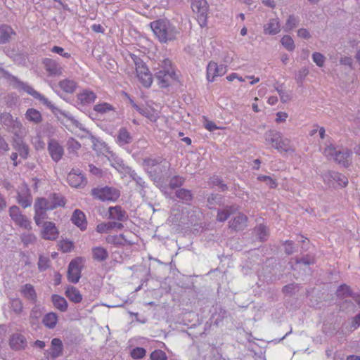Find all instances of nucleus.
Segmentation results:
<instances>
[{
	"instance_id": "f257e3e1",
	"label": "nucleus",
	"mask_w": 360,
	"mask_h": 360,
	"mask_svg": "<svg viewBox=\"0 0 360 360\" xmlns=\"http://www.w3.org/2000/svg\"><path fill=\"white\" fill-rule=\"evenodd\" d=\"M141 165L150 180L158 187H161L164 184L171 167L169 162L162 156L156 155L143 158Z\"/></svg>"
},
{
	"instance_id": "f03ea898",
	"label": "nucleus",
	"mask_w": 360,
	"mask_h": 360,
	"mask_svg": "<svg viewBox=\"0 0 360 360\" xmlns=\"http://www.w3.org/2000/svg\"><path fill=\"white\" fill-rule=\"evenodd\" d=\"M155 36L161 43H168L176 39L179 30L167 19H159L150 23Z\"/></svg>"
},
{
	"instance_id": "7ed1b4c3",
	"label": "nucleus",
	"mask_w": 360,
	"mask_h": 360,
	"mask_svg": "<svg viewBox=\"0 0 360 360\" xmlns=\"http://www.w3.org/2000/svg\"><path fill=\"white\" fill-rule=\"evenodd\" d=\"M19 86L25 91H26L28 94L33 96L35 99L40 101L44 105L49 108L55 115L58 116V115H61L65 117H67L69 120L72 122V123L76 125L78 123V121H77L70 113L63 111L56 106H55L53 104L51 103V101L48 100V98H46L44 96L41 95L39 92L34 90L32 86H30L27 84L20 82L19 83Z\"/></svg>"
},
{
	"instance_id": "20e7f679",
	"label": "nucleus",
	"mask_w": 360,
	"mask_h": 360,
	"mask_svg": "<svg viewBox=\"0 0 360 360\" xmlns=\"http://www.w3.org/2000/svg\"><path fill=\"white\" fill-rule=\"evenodd\" d=\"M323 155L328 160H333L347 167L349 165L352 152L347 148L336 147L332 143H326Z\"/></svg>"
},
{
	"instance_id": "39448f33",
	"label": "nucleus",
	"mask_w": 360,
	"mask_h": 360,
	"mask_svg": "<svg viewBox=\"0 0 360 360\" xmlns=\"http://www.w3.org/2000/svg\"><path fill=\"white\" fill-rule=\"evenodd\" d=\"M155 78L158 80L161 88L169 86L176 79L174 70L172 66V62L169 59L163 60L162 66L155 73Z\"/></svg>"
},
{
	"instance_id": "423d86ee",
	"label": "nucleus",
	"mask_w": 360,
	"mask_h": 360,
	"mask_svg": "<svg viewBox=\"0 0 360 360\" xmlns=\"http://www.w3.org/2000/svg\"><path fill=\"white\" fill-rule=\"evenodd\" d=\"M34 203L45 212L53 210L58 207H64L66 200L63 195L58 193L50 194L47 198H37Z\"/></svg>"
},
{
	"instance_id": "0eeeda50",
	"label": "nucleus",
	"mask_w": 360,
	"mask_h": 360,
	"mask_svg": "<svg viewBox=\"0 0 360 360\" xmlns=\"http://www.w3.org/2000/svg\"><path fill=\"white\" fill-rule=\"evenodd\" d=\"M94 198L101 201H116L120 195V192L118 189L111 186H98L94 188L91 191Z\"/></svg>"
},
{
	"instance_id": "6e6552de",
	"label": "nucleus",
	"mask_w": 360,
	"mask_h": 360,
	"mask_svg": "<svg viewBox=\"0 0 360 360\" xmlns=\"http://www.w3.org/2000/svg\"><path fill=\"white\" fill-rule=\"evenodd\" d=\"M135 67L137 77L140 82L146 87H150L153 82L152 75L145 63L135 54H131Z\"/></svg>"
},
{
	"instance_id": "1a4fd4ad",
	"label": "nucleus",
	"mask_w": 360,
	"mask_h": 360,
	"mask_svg": "<svg viewBox=\"0 0 360 360\" xmlns=\"http://www.w3.org/2000/svg\"><path fill=\"white\" fill-rule=\"evenodd\" d=\"M191 7L201 27L207 25L209 5L206 0H190Z\"/></svg>"
},
{
	"instance_id": "9d476101",
	"label": "nucleus",
	"mask_w": 360,
	"mask_h": 360,
	"mask_svg": "<svg viewBox=\"0 0 360 360\" xmlns=\"http://www.w3.org/2000/svg\"><path fill=\"white\" fill-rule=\"evenodd\" d=\"M9 216L15 224L20 227L27 230L32 229L30 221L25 215L22 214L18 206L13 205L9 208Z\"/></svg>"
},
{
	"instance_id": "9b49d317",
	"label": "nucleus",
	"mask_w": 360,
	"mask_h": 360,
	"mask_svg": "<svg viewBox=\"0 0 360 360\" xmlns=\"http://www.w3.org/2000/svg\"><path fill=\"white\" fill-rule=\"evenodd\" d=\"M322 178L329 186L335 187V184L337 183L340 186L345 187L348 184L347 178L345 175L335 171L325 172L323 174Z\"/></svg>"
},
{
	"instance_id": "f8f14e48",
	"label": "nucleus",
	"mask_w": 360,
	"mask_h": 360,
	"mask_svg": "<svg viewBox=\"0 0 360 360\" xmlns=\"http://www.w3.org/2000/svg\"><path fill=\"white\" fill-rule=\"evenodd\" d=\"M67 181L69 185L75 188H83L87 184V179L79 169H72L68 174Z\"/></svg>"
},
{
	"instance_id": "ddd939ff",
	"label": "nucleus",
	"mask_w": 360,
	"mask_h": 360,
	"mask_svg": "<svg viewBox=\"0 0 360 360\" xmlns=\"http://www.w3.org/2000/svg\"><path fill=\"white\" fill-rule=\"evenodd\" d=\"M82 261V257H77L72 259L68 269V279L72 283H77L79 282L81 277L82 268L79 266Z\"/></svg>"
},
{
	"instance_id": "4468645a",
	"label": "nucleus",
	"mask_w": 360,
	"mask_h": 360,
	"mask_svg": "<svg viewBox=\"0 0 360 360\" xmlns=\"http://www.w3.org/2000/svg\"><path fill=\"white\" fill-rule=\"evenodd\" d=\"M47 150L52 160L55 162H58L63 158L64 148L56 139L49 140Z\"/></svg>"
},
{
	"instance_id": "2eb2a0df",
	"label": "nucleus",
	"mask_w": 360,
	"mask_h": 360,
	"mask_svg": "<svg viewBox=\"0 0 360 360\" xmlns=\"http://www.w3.org/2000/svg\"><path fill=\"white\" fill-rule=\"evenodd\" d=\"M227 71L226 66L217 65L215 62H210L207 67V79L213 82L217 77L224 75Z\"/></svg>"
},
{
	"instance_id": "dca6fc26",
	"label": "nucleus",
	"mask_w": 360,
	"mask_h": 360,
	"mask_svg": "<svg viewBox=\"0 0 360 360\" xmlns=\"http://www.w3.org/2000/svg\"><path fill=\"white\" fill-rule=\"evenodd\" d=\"M59 235L56 224L52 221H45L43 224L41 237L45 240H54Z\"/></svg>"
},
{
	"instance_id": "f3484780",
	"label": "nucleus",
	"mask_w": 360,
	"mask_h": 360,
	"mask_svg": "<svg viewBox=\"0 0 360 360\" xmlns=\"http://www.w3.org/2000/svg\"><path fill=\"white\" fill-rule=\"evenodd\" d=\"M46 71L51 76L60 75L63 72V68L56 60L52 58H44L42 61Z\"/></svg>"
},
{
	"instance_id": "a211bd4d",
	"label": "nucleus",
	"mask_w": 360,
	"mask_h": 360,
	"mask_svg": "<svg viewBox=\"0 0 360 360\" xmlns=\"http://www.w3.org/2000/svg\"><path fill=\"white\" fill-rule=\"evenodd\" d=\"M23 139L24 137L13 138L12 146L18 151L20 158L25 160L28 158L30 149Z\"/></svg>"
},
{
	"instance_id": "6ab92c4d",
	"label": "nucleus",
	"mask_w": 360,
	"mask_h": 360,
	"mask_svg": "<svg viewBox=\"0 0 360 360\" xmlns=\"http://www.w3.org/2000/svg\"><path fill=\"white\" fill-rule=\"evenodd\" d=\"M6 129L7 131L13 134V138L25 137L26 135V129L18 118H15Z\"/></svg>"
},
{
	"instance_id": "aec40b11",
	"label": "nucleus",
	"mask_w": 360,
	"mask_h": 360,
	"mask_svg": "<svg viewBox=\"0 0 360 360\" xmlns=\"http://www.w3.org/2000/svg\"><path fill=\"white\" fill-rule=\"evenodd\" d=\"M20 292L22 296L32 304H36L37 302V294L34 286L32 284L27 283L23 285Z\"/></svg>"
},
{
	"instance_id": "412c9836",
	"label": "nucleus",
	"mask_w": 360,
	"mask_h": 360,
	"mask_svg": "<svg viewBox=\"0 0 360 360\" xmlns=\"http://www.w3.org/2000/svg\"><path fill=\"white\" fill-rule=\"evenodd\" d=\"M63 345L62 341L59 338H53L51 340L50 350L46 352L48 356H51L52 359H56L63 354ZM49 359V356H47Z\"/></svg>"
},
{
	"instance_id": "4be33fe9",
	"label": "nucleus",
	"mask_w": 360,
	"mask_h": 360,
	"mask_svg": "<svg viewBox=\"0 0 360 360\" xmlns=\"http://www.w3.org/2000/svg\"><path fill=\"white\" fill-rule=\"evenodd\" d=\"M72 222L79 227L82 231H84L87 227V221L84 213L80 210H75L71 217Z\"/></svg>"
},
{
	"instance_id": "5701e85b",
	"label": "nucleus",
	"mask_w": 360,
	"mask_h": 360,
	"mask_svg": "<svg viewBox=\"0 0 360 360\" xmlns=\"http://www.w3.org/2000/svg\"><path fill=\"white\" fill-rule=\"evenodd\" d=\"M109 218L119 221H124L128 219V214L121 206L117 205L109 207Z\"/></svg>"
},
{
	"instance_id": "b1692460",
	"label": "nucleus",
	"mask_w": 360,
	"mask_h": 360,
	"mask_svg": "<svg viewBox=\"0 0 360 360\" xmlns=\"http://www.w3.org/2000/svg\"><path fill=\"white\" fill-rule=\"evenodd\" d=\"M9 345L13 349L20 350L26 347L27 341L22 335L20 333H15L11 336Z\"/></svg>"
},
{
	"instance_id": "393cba45",
	"label": "nucleus",
	"mask_w": 360,
	"mask_h": 360,
	"mask_svg": "<svg viewBox=\"0 0 360 360\" xmlns=\"http://www.w3.org/2000/svg\"><path fill=\"white\" fill-rule=\"evenodd\" d=\"M248 217L239 213L236 217L229 221V228L234 231L243 230L247 226Z\"/></svg>"
},
{
	"instance_id": "a878e982",
	"label": "nucleus",
	"mask_w": 360,
	"mask_h": 360,
	"mask_svg": "<svg viewBox=\"0 0 360 360\" xmlns=\"http://www.w3.org/2000/svg\"><path fill=\"white\" fill-rule=\"evenodd\" d=\"M238 210V206L236 205H226L222 209L217 211V220L224 222L228 219L231 214L235 213Z\"/></svg>"
},
{
	"instance_id": "bb28decb",
	"label": "nucleus",
	"mask_w": 360,
	"mask_h": 360,
	"mask_svg": "<svg viewBox=\"0 0 360 360\" xmlns=\"http://www.w3.org/2000/svg\"><path fill=\"white\" fill-rule=\"evenodd\" d=\"M174 197L186 205H190L193 199V194L191 190L179 188L175 191Z\"/></svg>"
},
{
	"instance_id": "cd10ccee",
	"label": "nucleus",
	"mask_w": 360,
	"mask_h": 360,
	"mask_svg": "<svg viewBox=\"0 0 360 360\" xmlns=\"http://www.w3.org/2000/svg\"><path fill=\"white\" fill-rule=\"evenodd\" d=\"M124 228V226L120 222L117 221H108L106 223L98 224L96 226V231L100 233H106L108 231L117 229L121 230Z\"/></svg>"
},
{
	"instance_id": "c85d7f7f",
	"label": "nucleus",
	"mask_w": 360,
	"mask_h": 360,
	"mask_svg": "<svg viewBox=\"0 0 360 360\" xmlns=\"http://www.w3.org/2000/svg\"><path fill=\"white\" fill-rule=\"evenodd\" d=\"M133 141L132 136L125 127H121L118 131L117 136V143L120 146H124L131 143Z\"/></svg>"
},
{
	"instance_id": "c756f323",
	"label": "nucleus",
	"mask_w": 360,
	"mask_h": 360,
	"mask_svg": "<svg viewBox=\"0 0 360 360\" xmlns=\"http://www.w3.org/2000/svg\"><path fill=\"white\" fill-rule=\"evenodd\" d=\"M92 257L98 262H105L109 256L107 250L101 246H96L92 248Z\"/></svg>"
},
{
	"instance_id": "7c9ffc66",
	"label": "nucleus",
	"mask_w": 360,
	"mask_h": 360,
	"mask_svg": "<svg viewBox=\"0 0 360 360\" xmlns=\"http://www.w3.org/2000/svg\"><path fill=\"white\" fill-rule=\"evenodd\" d=\"M280 32V25L277 18L270 19L269 21L264 25V32L266 34H276Z\"/></svg>"
},
{
	"instance_id": "2f4dec72",
	"label": "nucleus",
	"mask_w": 360,
	"mask_h": 360,
	"mask_svg": "<svg viewBox=\"0 0 360 360\" xmlns=\"http://www.w3.org/2000/svg\"><path fill=\"white\" fill-rule=\"evenodd\" d=\"M77 98L82 105H89L95 101L96 95L92 91L84 90L77 95Z\"/></svg>"
},
{
	"instance_id": "473e14b6",
	"label": "nucleus",
	"mask_w": 360,
	"mask_h": 360,
	"mask_svg": "<svg viewBox=\"0 0 360 360\" xmlns=\"http://www.w3.org/2000/svg\"><path fill=\"white\" fill-rule=\"evenodd\" d=\"M58 321V316L54 312L45 314L42 319V323L49 329H53Z\"/></svg>"
},
{
	"instance_id": "72a5a7b5",
	"label": "nucleus",
	"mask_w": 360,
	"mask_h": 360,
	"mask_svg": "<svg viewBox=\"0 0 360 360\" xmlns=\"http://www.w3.org/2000/svg\"><path fill=\"white\" fill-rule=\"evenodd\" d=\"M105 241L116 247L124 246L128 243L127 239L123 234L120 235H109L105 238Z\"/></svg>"
},
{
	"instance_id": "f704fd0d",
	"label": "nucleus",
	"mask_w": 360,
	"mask_h": 360,
	"mask_svg": "<svg viewBox=\"0 0 360 360\" xmlns=\"http://www.w3.org/2000/svg\"><path fill=\"white\" fill-rule=\"evenodd\" d=\"M15 32L11 27L8 25H2L0 27V44H6L8 42L12 35Z\"/></svg>"
},
{
	"instance_id": "c9c22d12",
	"label": "nucleus",
	"mask_w": 360,
	"mask_h": 360,
	"mask_svg": "<svg viewBox=\"0 0 360 360\" xmlns=\"http://www.w3.org/2000/svg\"><path fill=\"white\" fill-rule=\"evenodd\" d=\"M58 86L65 92L72 94L77 89V83L73 79H65L59 82Z\"/></svg>"
},
{
	"instance_id": "e433bc0d",
	"label": "nucleus",
	"mask_w": 360,
	"mask_h": 360,
	"mask_svg": "<svg viewBox=\"0 0 360 360\" xmlns=\"http://www.w3.org/2000/svg\"><path fill=\"white\" fill-rule=\"evenodd\" d=\"M336 295L340 299H344L348 297L356 298L355 293L353 292L349 285L347 284L340 285L336 291Z\"/></svg>"
},
{
	"instance_id": "4c0bfd02",
	"label": "nucleus",
	"mask_w": 360,
	"mask_h": 360,
	"mask_svg": "<svg viewBox=\"0 0 360 360\" xmlns=\"http://www.w3.org/2000/svg\"><path fill=\"white\" fill-rule=\"evenodd\" d=\"M126 174L136 182V185L139 186L141 190H143L147 187V184L142 176L139 175L135 170L131 168H128L126 170Z\"/></svg>"
},
{
	"instance_id": "58836bf2",
	"label": "nucleus",
	"mask_w": 360,
	"mask_h": 360,
	"mask_svg": "<svg viewBox=\"0 0 360 360\" xmlns=\"http://www.w3.org/2000/svg\"><path fill=\"white\" fill-rule=\"evenodd\" d=\"M136 110L143 116L147 117L151 122H156L158 119V113L153 108H141L136 105Z\"/></svg>"
},
{
	"instance_id": "ea45409f",
	"label": "nucleus",
	"mask_w": 360,
	"mask_h": 360,
	"mask_svg": "<svg viewBox=\"0 0 360 360\" xmlns=\"http://www.w3.org/2000/svg\"><path fill=\"white\" fill-rule=\"evenodd\" d=\"M51 301L53 306L62 312L66 311L68 309V302L64 297L58 295H53Z\"/></svg>"
},
{
	"instance_id": "a19ab883",
	"label": "nucleus",
	"mask_w": 360,
	"mask_h": 360,
	"mask_svg": "<svg viewBox=\"0 0 360 360\" xmlns=\"http://www.w3.org/2000/svg\"><path fill=\"white\" fill-rule=\"evenodd\" d=\"M65 295L70 301L75 303H79L82 300V296L81 293L74 286H70L66 289Z\"/></svg>"
},
{
	"instance_id": "79ce46f5",
	"label": "nucleus",
	"mask_w": 360,
	"mask_h": 360,
	"mask_svg": "<svg viewBox=\"0 0 360 360\" xmlns=\"http://www.w3.org/2000/svg\"><path fill=\"white\" fill-rule=\"evenodd\" d=\"M25 117L34 124H39L42 121L41 114L34 108H29L25 113Z\"/></svg>"
},
{
	"instance_id": "37998d69",
	"label": "nucleus",
	"mask_w": 360,
	"mask_h": 360,
	"mask_svg": "<svg viewBox=\"0 0 360 360\" xmlns=\"http://www.w3.org/2000/svg\"><path fill=\"white\" fill-rule=\"evenodd\" d=\"M281 134L275 130H269L265 134L266 141L271 143L274 148L281 141Z\"/></svg>"
},
{
	"instance_id": "c03bdc74",
	"label": "nucleus",
	"mask_w": 360,
	"mask_h": 360,
	"mask_svg": "<svg viewBox=\"0 0 360 360\" xmlns=\"http://www.w3.org/2000/svg\"><path fill=\"white\" fill-rule=\"evenodd\" d=\"M223 201V196L218 193H212L207 200V206L209 209H214L217 205H221Z\"/></svg>"
},
{
	"instance_id": "a18cd8bd",
	"label": "nucleus",
	"mask_w": 360,
	"mask_h": 360,
	"mask_svg": "<svg viewBox=\"0 0 360 360\" xmlns=\"http://www.w3.org/2000/svg\"><path fill=\"white\" fill-rule=\"evenodd\" d=\"M34 219L37 226L41 224V221L47 218L46 212L38 206V205L34 204Z\"/></svg>"
},
{
	"instance_id": "49530a36",
	"label": "nucleus",
	"mask_w": 360,
	"mask_h": 360,
	"mask_svg": "<svg viewBox=\"0 0 360 360\" xmlns=\"http://www.w3.org/2000/svg\"><path fill=\"white\" fill-rule=\"evenodd\" d=\"M254 231L256 233L257 237L261 240V241H265L267 240V238L269 236V230L266 226L264 224H259L255 226L254 229Z\"/></svg>"
},
{
	"instance_id": "de8ad7c7",
	"label": "nucleus",
	"mask_w": 360,
	"mask_h": 360,
	"mask_svg": "<svg viewBox=\"0 0 360 360\" xmlns=\"http://www.w3.org/2000/svg\"><path fill=\"white\" fill-rule=\"evenodd\" d=\"M17 201L23 208H27L31 206L32 197L30 194H21L18 193Z\"/></svg>"
},
{
	"instance_id": "09e8293b",
	"label": "nucleus",
	"mask_w": 360,
	"mask_h": 360,
	"mask_svg": "<svg viewBox=\"0 0 360 360\" xmlns=\"http://www.w3.org/2000/svg\"><path fill=\"white\" fill-rule=\"evenodd\" d=\"M185 182V178L179 176L174 175L170 178L169 181V186L171 189L181 188L180 187L184 185Z\"/></svg>"
},
{
	"instance_id": "8fccbe9b",
	"label": "nucleus",
	"mask_w": 360,
	"mask_h": 360,
	"mask_svg": "<svg viewBox=\"0 0 360 360\" xmlns=\"http://www.w3.org/2000/svg\"><path fill=\"white\" fill-rule=\"evenodd\" d=\"M300 289V286L297 283H290L285 285L282 288V292L285 295H292L298 292Z\"/></svg>"
},
{
	"instance_id": "3c124183",
	"label": "nucleus",
	"mask_w": 360,
	"mask_h": 360,
	"mask_svg": "<svg viewBox=\"0 0 360 360\" xmlns=\"http://www.w3.org/2000/svg\"><path fill=\"white\" fill-rule=\"evenodd\" d=\"M210 184L212 187L213 186H219V189L221 191H226L228 190V186L226 184H224L221 178L218 176H213L210 179Z\"/></svg>"
},
{
	"instance_id": "603ef678",
	"label": "nucleus",
	"mask_w": 360,
	"mask_h": 360,
	"mask_svg": "<svg viewBox=\"0 0 360 360\" xmlns=\"http://www.w3.org/2000/svg\"><path fill=\"white\" fill-rule=\"evenodd\" d=\"M114 109L115 108L112 105H110L108 103H105V102L96 104L94 107V110L96 112L101 113V114L106 113L109 111L114 110Z\"/></svg>"
},
{
	"instance_id": "864d4df0",
	"label": "nucleus",
	"mask_w": 360,
	"mask_h": 360,
	"mask_svg": "<svg viewBox=\"0 0 360 360\" xmlns=\"http://www.w3.org/2000/svg\"><path fill=\"white\" fill-rule=\"evenodd\" d=\"M281 43L289 51H292L295 48L294 41L289 35L283 36L281 39Z\"/></svg>"
},
{
	"instance_id": "5fc2aeb1",
	"label": "nucleus",
	"mask_w": 360,
	"mask_h": 360,
	"mask_svg": "<svg viewBox=\"0 0 360 360\" xmlns=\"http://www.w3.org/2000/svg\"><path fill=\"white\" fill-rule=\"evenodd\" d=\"M299 22L300 19L298 17H295L293 15H289L285 25V30L288 32L292 30L297 26Z\"/></svg>"
},
{
	"instance_id": "6e6d98bb",
	"label": "nucleus",
	"mask_w": 360,
	"mask_h": 360,
	"mask_svg": "<svg viewBox=\"0 0 360 360\" xmlns=\"http://www.w3.org/2000/svg\"><path fill=\"white\" fill-rule=\"evenodd\" d=\"M257 180L266 183L270 188H276L278 186L276 180L269 176L259 175L257 177Z\"/></svg>"
},
{
	"instance_id": "4d7b16f0",
	"label": "nucleus",
	"mask_w": 360,
	"mask_h": 360,
	"mask_svg": "<svg viewBox=\"0 0 360 360\" xmlns=\"http://www.w3.org/2000/svg\"><path fill=\"white\" fill-rule=\"evenodd\" d=\"M43 314V308L39 304H35L31 309L30 319L33 321H38Z\"/></svg>"
},
{
	"instance_id": "13d9d810",
	"label": "nucleus",
	"mask_w": 360,
	"mask_h": 360,
	"mask_svg": "<svg viewBox=\"0 0 360 360\" xmlns=\"http://www.w3.org/2000/svg\"><path fill=\"white\" fill-rule=\"evenodd\" d=\"M13 121H15V119L11 113L4 112L0 114V122L6 128L11 124Z\"/></svg>"
},
{
	"instance_id": "bf43d9fd",
	"label": "nucleus",
	"mask_w": 360,
	"mask_h": 360,
	"mask_svg": "<svg viewBox=\"0 0 360 360\" xmlns=\"http://www.w3.org/2000/svg\"><path fill=\"white\" fill-rule=\"evenodd\" d=\"M111 165L117 171L124 173H126L127 169L130 168L129 167L125 166L123 160L118 158L113 159L112 162H111Z\"/></svg>"
},
{
	"instance_id": "052dcab7",
	"label": "nucleus",
	"mask_w": 360,
	"mask_h": 360,
	"mask_svg": "<svg viewBox=\"0 0 360 360\" xmlns=\"http://www.w3.org/2000/svg\"><path fill=\"white\" fill-rule=\"evenodd\" d=\"M146 350L144 348L140 347H136L134 348L131 351V353H130L131 356L134 359H142L146 356Z\"/></svg>"
},
{
	"instance_id": "680f3d73",
	"label": "nucleus",
	"mask_w": 360,
	"mask_h": 360,
	"mask_svg": "<svg viewBox=\"0 0 360 360\" xmlns=\"http://www.w3.org/2000/svg\"><path fill=\"white\" fill-rule=\"evenodd\" d=\"M295 263L296 264H302L309 266L315 263V259L312 255H306L301 258H296Z\"/></svg>"
},
{
	"instance_id": "e2e57ef3",
	"label": "nucleus",
	"mask_w": 360,
	"mask_h": 360,
	"mask_svg": "<svg viewBox=\"0 0 360 360\" xmlns=\"http://www.w3.org/2000/svg\"><path fill=\"white\" fill-rule=\"evenodd\" d=\"M275 148L278 151H288L290 148V141L288 139H283L282 137L281 139V141H279L278 144L275 146Z\"/></svg>"
},
{
	"instance_id": "0e129e2a",
	"label": "nucleus",
	"mask_w": 360,
	"mask_h": 360,
	"mask_svg": "<svg viewBox=\"0 0 360 360\" xmlns=\"http://www.w3.org/2000/svg\"><path fill=\"white\" fill-rule=\"evenodd\" d=\"M151 360H167V356L166 353L161 349H155L150 355Z\"/></svg>"
},
{
	"instance_id": "69168bd1",
	"label": "nucleus",
	"mask_w": 360,
	"mask_h": 360,
	"mask_svg": "<svg viewBox=\"0 0 360 360\" xmlns=\"http://www.w3.org/2000/svg\"><path fill=\"white\" fill-rule=\"evenodd\" d=\"M309 74V70L307 68H302L300 69L295 75V79L297 83L300 86L302 84L304 79Z\"/></svg>"
},
{
	"instance_id": "338daca9",
	"label": "nucleus",
	"mask_w": 360,
	"mask_h": 360,
	"mask_svg": "<svg viewBox=\"0 0 360 360\" xmlns=\"http://www.w3.org/2000/svg\"><path fill=\"white\" fill-rule=\"evenodd\" d=\"M49 262L50 260L49 257L40 255L38 262V268L39 271H42L48 269L49 266Z\"/></svg>"
},
{
	"instance_id": "774afa93",
	"label": "nucleus",
	"mask_w": 360,
	"mask_h": 360,
	"mask_svg": "<svg viewBox=\"0 0 360 360\" xmlns=\"http://www.w3.org/2000/svg\"><path fill=\"white\" fill-rule=\"evenodd\" d=\"M312 59L317 66L323 67L324 65L326 58L322 53L319 52H314L312 54Z\"/></svg>"
}]
</instances>
